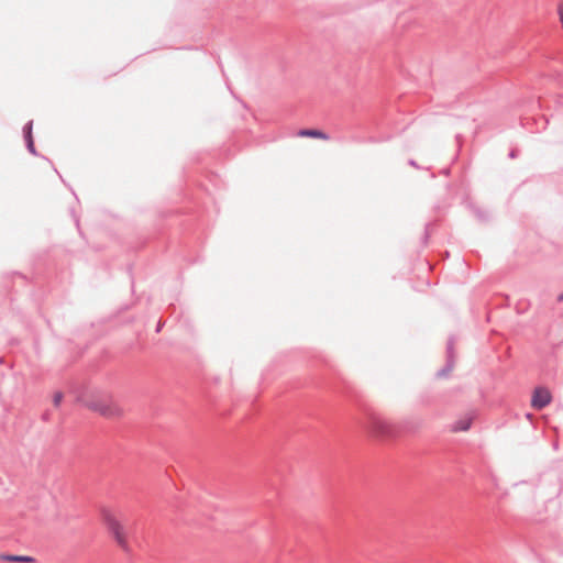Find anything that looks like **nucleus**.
<instances>
[{
    "mask_svg": "<svg viewBox=\"0 0 563 563\" xmlns=\"http://www.w3.org/2000/svg\"><path fill=\"white\" fill-rule=\"evenodd\" d=\"M472 426V418H464L461 420L455 421L452 424V431L460 432V431H467Z\"/></svg>",
    "mask_w": 563,
    "mask_h": 563,
    "instance_id": "6e6552de",
    "label": "nucleus"
},
{
    "mask_svg": "<svg viewBox=\"0 0 563 563\" xmlns=\"http://www.w3.org/2000/svg\"><path fill=\"white\" fill-rule=\"evenodd\" d=\"M29 147H30L31 150L33 148V142H32V141H30V142H29Z\"/></svg>",
    "mask_w": 563,
    "mask_h": 563,
    "instance_id": "4468645a",
    "label": "nucleus"
},
{
    "mask_svg": "<svg viewBox=\"0 0 563 563\" xmlns=\"http://www.w3.org/2000/svg\"><path fill=\"white\" fill-rule=\"evenodd\" d=\"M552 400L550 390L545 387H537L533 390L531 405L534 409L541 410L547 407Z\"/></svg>",
    "mask_w": 563,
    "mask_h": 563,
    "instance_id": "39448f33",
    "label": "nucleus"
},
{
    "mask_svg": "<svg viewBox=\"0 0 563 563\" xmlns=\"http://www.w3.org/2000/svg\"><path fill=\"white\" fill-rule=\"evenodd\" d=\"M100 520L118 547L123 551H129L128 536L119 514L110 507H102Z\"/></svg>",
    "mask_w": 563,
    "mask_h": 563,
    "instance_id": "f03ea898",
    "label": "nucleus"
},
{
    "mask_svg": "<svg viewBox=\"0 0 563 563\" xmlns=\"http://www.w3.org/2000/svg\"><path fill=\"white\" fill-rule=\"evenodd\" d=\"M558 301H563V292L558 296Z\"/></svg>",
    "mask_w": 563,
    "mask_h": 563,
    "instance_id": "ddd939ff",
    "label": "nucleus"
},
{
    "mask_svg": "<svg viewBox=\"0 0 563 563\" xmlns=\"http://www.w3.org/2000/svg\"><path fill=\"white\" fill-rule=\"evenodd\" d=\"M78 401L99 416L118 420L124 416V409L109 393L97 387H87L78 396Z\"/></svg>",
    "mask_w": 563,
    "mask_h": 563,
    "instance_id": "f257e3e1",
    "label": "nucleus"
},
{
    "mask_svg": "<svg viewBox=\"0 0 563 563\" xmlns=\"http://www.w3.org/2000/svg\"><path fill=\"white\" fill-rule=\"evenodd\" d=\"M297 135L306 136V137L329 140V135L327 133H324L321 130H317V129H301L298 131Z\"/></svg>",
    "mask_w": 563,
    "mask_h": 563,
    "instance_id": "423d86ee",
    "label": "nucleus"
},
{
    "mask_svg": "<svg viewBox=\"0 0 563 563\" xmlns=\"http://www.w3.org/2000/svg\"><path fill=\"white\" fill-rule=\"evenodd\" d=\"M366 428L379 437H394L397 433V427L375 411L367 415Z\"/></svg>",
    "mask_w": 563,
    "mask_h": 563,
    "instance_id": "7ed1b4c3",
    "label": "nucleus"
},
{
    "mask_svg": "<svg viewBox=\"0 0 563 563\" xmlns=\"http://www.w3.org/2000/svg\"><path fill=\"white\" fill-rule=\"evenodd\" d=\"M558 301H563V292L558 296Z\"/></svg>",
    "mask_w": 563,
    "mask_h": 563,
    "instance_id": "f8f14e48",
    "label": "nucleus"
},
{
    "mask_svg": "<svg viewBox=\"0 0 563 563\" xmlns=\"http://www.w3.org/2000/svg\"><path fill=\"white\" fill-rule=\"evenodd\" d=\"M1 561L7 562H15V563H32L34 559L27 555H11V554H0Z\"/></svg>",
    "mask_w": 563,
    "mask_h": 563,
    "instance_id": "0eeeda50",
    "label": "nucleus"
},
{
    "mask_svg": "<svg viewBox=\"0 0 563 563\" xmlns=\"http://www.w3.org/2000/svg\"><path fill=\"white\" fill-rule=\"evenodd\" d=\"M409 165H411V166H413V167L418 168V165H417V163H416V161H415V159H409Z\"/></svg>",
    "mask_w": 563,
    "mask_h": 563,
    "instance_id": "9b49d317",
    "label": "nucleus"
},
{
    "mask_svg": "<svg viewBox=\"0 0 563 563\" xmlns=\"http://www.w3.org/2000/svg\"><path fill=\"white\" fill-rule=\"evenodd\" d=\"M516 156H517L516 151H515V150L510 151V153H509V157H510V158H515Z\"/></svg>",
    "mask_w": 563,
    "mask_h": 563,
    "instance_id": "9d476101",
    "label": "nucleus"
},
{
    "mask_svg": "<svg viewBox=\"0 0 563 563\" xmlns=\"http://www.w3.org/2000/svg\"><path fill=\"white\" fill-rule=\"evenodd\" d=\"M64 399V394L62 391H55L53 394V405L58 408Z\"/></svg>",
    "mask_w": 563,
    "mask_h": 563,
    "instance_id": "1a4fd4ad",
    "label": "nucleus"
},
{
    "mask_svg": "<svg viewBox=\"0 0 563 563\" xmlns=\"http://www.w3.org/2000/svg\"><path fill=\"white\" fill-rule=\"evenodd\" d=\"M455 336L451 335L446 342V362L445 365L437 372V377H446L455 366Z\"/></svg>",
    "mask_w": 563,
    "mask_h": 563,
    "instance_id": "20e7f679",
    "label": "nucleus"
}]
</instances>
